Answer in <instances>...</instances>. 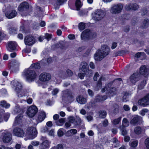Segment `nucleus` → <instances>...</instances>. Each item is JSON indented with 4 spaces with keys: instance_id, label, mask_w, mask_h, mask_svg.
<instances>
[{
    "instance_id": "1",
    "label": "nucleus",
    "mask_w": 149,
    "mask_h": 149,
    "mask_svg": "<svg viewBox=\"0 0 149 149\" xmlns=\"http://www.w3.org/2000/svg\"><path fill=\"white\" fill-rule=\"evenodd\" d=\"M110 52V49L106 45L102 46L101 50H99L94 55L95 60L100 61L108 55Z\"/></svg>"
},
{
    "instance_id": "2",
    "label": "nucleus",
    "mask_w": 149,
    "mask_h": 149,
    "mask_svg": "<svg viewBox=\"0 0 149 149\" xmlns=\"http://www.w3.org/2000/svg\"><path fill=\"white\" fill-rule=\"evenodd\" d=\"M96 36V33L87 29L82 32L81 35V38L82 40L87 41L95 38Z\"/></svg>"
},
{
    "instance_id": "3",
    "label": "nucleus",
    "mask_w": 149,
    "mask_h": 149,
    "mask_svg": "<svg viewBox=\"0 0 149 149\" xmlns=\"http://www.w3.org/2000/svg\"><path fill=\"white\" fill-rule=\"evenodd\" d=\"M23 75L26 77V80L29 82L34 81L36 77L35 71L30 68L25 69L23 72Z\"/></svg>"
},
{
    "instance_id": "4",
    "label": "nucleus",
    "mask_w": 149,
    "mask_h": 149,
    "mask_svg": "<svg viewBox=\"0 0 149 149\" xmlns=\"http://www.w3.org/2000/svg\"><path fill=\"white\" fill-rule=\"evenodd\" d=\"M105 15L106 13L104 10L98 9L94 12L92 19L96 22H99L104 18Z\"/></svg>"
},
{
    "instance_id": "5",
    "label": "nucleus",
    "mask_w": 149,
    "mask_h": 149,
    "mask_svg": "<svg viewBox=\"0 0 149 149\" xmlns=\"http://www.w3.org/2000/svg\"><path fill=\"white\" fill-rule=\"evenodd\" d=\"M37 134L36 129L32 127L28 128L26 136L29 139H32L36 137Z\"/></svg>"
},
{
    "instance_id": "6",
    "label": "nucleus",
    "mask_w": 149,
    "mask_h": 149,
    "mask_svg": "<svg viewBox=\"0 0 149 149\" xmlns=\"http://www.w3.org/2000/svg\"><path fill=\"white\" fill-rule=\"evenodd\" d=\"M123 8V5L121 3L114 5L111 7L110 12L112 14H117L121 12Z\"/></svg>"
},
{
    "instance_id": "7",
    "label": "nucleus",
    "mask_w": 149,
    "mask_h": 149,
    "mask_svg": "<svg viewBox=\"0 0 149 149\" xmlns=\"http://www.w3.org/2000/svg\"><path fill=\"white\" fill-rule=\"evenodd\" d=\"M38 109L35 106H31L27 109L26 114L30 118L33 117L37 112Z\"/></svg>"
},
{
    "instance_id": "8",
    "label": "nucleus",
    "mask_w": 149,
    "mask_h": 149,
    "mask_svg": "<svg viewBox=\"0 0 149 149\" xmlns=\"http://www.w3.org/2000/svg\"><path fill=\"white\" fill-rule=\"evenodd\" d=\"M79 69L81 72L85 73L91 72V70H89V66L87 63L85 61H83L81 63Z\"/></svg>"
},
{
    "instance_id": "9",
    "label": "nucleus",
    "mask_w": 149,
    "mask_h": 149,
    "mask_svg": "<svg viewBox=\"0 0 149 149\" xmlns=\"http://www.w3.org/2000/svg\"><path fill=\"white\" fill-rule=\"evenodd\" d=\"M24 42L26 45H32L35 43V39L32 36L28 35L24 38Z\"/></svg>"
},
{
    "instance_id": "10",
    "label": "nucleus",
    "mask_w": 149,
    "mask_h": 149,
    "mask_svg": "<svg viewBox=\"0 0 149 149\" xmlns=\"http://www.w3.org/2000/svg\"><path fill=\"white\" fill-rule=\"evenodd\" d=\"M1 138L2 139L4 143H8L11 140L12 136L10 134L5 132L2 133Z\"/></svg>"
},
{
    "instance_id": "11",
    "label": "nucleus",
    "mask_w": 149,
    "mask_h": 149,
    "mask_svg": "<svg viewBox=\"0 0 149 149\" xmlns=\"http://www.w3.org/2000/svg\"><path fill=\"white\" fill-rule=\"evenodd\" d=\"M140 74L138 72L132 74L130 77V82L132 84H135L140 79Z\"/></svg>"
},
{
    "instance_id": "12",
    "label": "nucleus",
    "mask_w": 149,
    "mask_h": 149,
    "mask_svg": "<svg viewBox=\"0 0 149 149\" xmlns=\"http://www.w3.org/2000/svg\"><path fill=\"white\" fill-rule=\"evenodd\" d=\"M39 78L41 81H46L51 79V75L48 73L43 72L39 75Z\"/></svg>"
},
{
    "instance_id": "13",
    "label": "nucleus",
    "mask_w": 149,
    "mask_h": 149,
    "mask_svg": "<svg viewBox=\"0 0 149 149\" xmlns=\"http://www.w3.org/2000/svg\"><path fill=\"white\" fill-rule=\"evenodd\" d=\"M13 134L15 136L21 137L24 136L25 132L22 129L16 127L13 130Z\"/></svg>"
},
{
    "instance_id": "14",
    "label": "nucleus",
    "mask_w": 149,
    "mask_h": 149,
    "mask_svg": "<svg viewBox=\"0 0 149 149\" xmlns=\"http://www.w3.org/2000/svg\"><path fill=\"white\" fill-rule=\"evenodd\" d=\"M29 8V3L26 2L24 1L19 6L18 10L20 12L27 10Z\"/></svg>"
},
{
    "instance_id": "15",
    "label": "nucleus",
    "mask_w": 149,
    "mask_h": 149,
    "mask_svg": "<svg viewBox=\"0 0 149 149\" xmlns=\"http://www.w3.org/2000/svg\"><path fill=\"white\" fill-rule=\"evenodd\" d=\"M11 84L15 87V91L16 92L23 90L21 84L16 81H13L11 82Z\"/></svg>"
},
{
    "instance_id": "16",
    "label": "nucleus",
    "mask_w": 149,
    "mask_h": 149,
    "mask_svg": "<svg viewBox=\"0 0 149 149\" xmlns=\"http://www.w3.org/2000/svg\"><path fill=\"white\" fill-rule=\"evenodd\" d=\"M66 42L63 41H61L57 44L53 45L52 47L54 48H60L62 49L65 50L67 48L65 46Z\"/></svg>"
},
{
    "instance_id": "17",
    "label": "nucleus",
    "mask_w": 149,
    "mask_h": 149,
    "mask_svg": "<svg viewBox=\"0 0 149 149\" xmlns=\"http://www.w3.org/2000/svg\"><path fill=\"white\" fill-rule=\"evenodd\" d=\"M140 73L146 77L149 74V69L145 65H143L140 68Z\"/></svg>"
},
{
    "instance_id": "18",
    "label": "nucleus",
    "mask_w": 149,
    "mask_h": 149,
    "mask_svg": "<svg viewBox=\"0 0 149 149\" xmlns=\"http://www.w3.org/2000/svg\"><path fill=\"white\" fill-rule=\"evenodd\" d=\"M139 8V5L136 3L129 4L126 5V9L127 10H137Z\"/></svg>"
},
{
    "instance_id": "19",
    "label": "nucleus",
    "mask_w": 149,
    "mask_h": 149,
    "mask_svg": "<svg viewBox=\"0 0 149 149\" xmlns=\"http://www.w3.org/2000/svg\"><path fill=\"white\" fill-rule=\"evenodd\" d=\"M111 85V83H109L108 84V87L107 90V94L109 96H112L116 94V89L115 88H110L109 86Z\"/></svg>"
},
{
    "instance_id": "20",
    "label": "nucleus",
    "mask_w": 149,
    "mask_h": 149,
    "mask_svg": "<svg viewBox=\"0 0 149 149\" xmlns=\"http://www.w3.org/2000/svg\"><path fill=\"white\" fill-rule=\"evenodd\" d=\"M16 46L17 44L15 42L11 41L8 44L7 49L8 51L11 52L15 49Z\"/></svg>"
},
{
    "instance_id": "21",
    "label": "nucleus",
    "mask_w": 149,
    "mask_h": 149,
    "mask_svg": "<svg viewBox=\"0 0 149 149\" xmlns=\"http://www.w3.org/2000/svg\"><path fill=\"white\" fill-rule=\"evenodd\" d=\"M63 96L65 97H67L71 100L73 98V96L72 95V93L68 89H67L63 91Z\"/></svg>"
},
{
    "instance_id": "22",
    "label": "nucleus",
    "mask_w": 149,
    "mask_h": 149,
    "mask_svg": "<svg viewBox=\"0 0 149 149\" xmlns=\"http://www.w3.org/2000/svg\"><path fill=\"white\" fill-rule=\"evenodd\" d=\"M46 115L43 111L40 112L36 119V121L38 123L41 122L45 118Z\"/></svg>"
},
{
    "instance_id": "23",
    "label": "nucleus",
    "mask_w": 149,
    "mask_h": 149,
    "mask_svg": "<svg viewBox=\"0 0 149 149\" xmlns=\"http://www.w3.org/2000/svg\"><path fill=\"white\" fill-rule=\"evenodd\" d=\"M17 14V11L14 10H13L10 13L6 12L5 13V15L6 17L8 19H11L15 17Z\"/></svg>"
},
{
    "instance_id": "24",
    "label": "nucleus",
    "mask_w": 149,
    "mask_h": 149,
    "mask_svg": "<svg viewBox=\"0 0 149 149\" xmlns=\"http://www.w3.org/2000/svg\"><path fill=\"white\" fill-rule=\"evenodd\" d=\"M107 98V97L106 95L103 96L98 95H97L95 99V102H99L104 101L106 100Z\"/></svg>"
},
{
    "instance_id": "25",
    "label": "nucleus",
    "mask_w": 149,
    "mask_h": 149,
    "mask_svg": "<svg viewBox=\"0 0 149 149\" xmlns=\"http://www.w3.org/2000/svg\"><path fill=\"white\" fill-rule=\"evenodd\" d=\"M23 116V115L21 113L16 117L14 123V124L15 126L19 124V123L21 122Z\"/></svg>"
},
{
    "instance_id": "26",
    "label": "nucleus",
    "mask_w": 149,
    "mask_h": 149,
    "mask_svg": "<svg viewBox=\"0 0 149 149\" xmlns=\"http://www.w3.org/2000/svg\"><path fill=\"white\" fill-rule=\"evenodd\" d=\"M141 119V118L140 116H136L134 117L131 120L130 123L131 124H132L134 125H135L138 123V122L139 120Z\"/></svg>"
},
{
    "instance_id": "27",
    "label": "nucleus",
    "mask_w": 149,
    "mask_h": 149,
    "mask_svg": "<svg viewBox=\"0 0 149 149\" xmlns=\"http://www.w3.org/2000/svg\"><path fill=\"white\" fill-rule=\"evenodd\" d=\"M138 104L139 105L143 107H145L149 105L144 97L138 101Z\"/></svg>"
},
{
    "instance_id": "28",
    "label": "nucleus",
    "mask_w": 149,
    "mask_h": 149,
    "mask_svg": "<svg viewBox=\"0 0 149 149\" xmlns=\"http://www.w3.org/2000/svg\"><path fill=\"white\" fill-rule=\"evenodd\" d=\"M77 102L79 103L82 104L86 103V99L81 96H79L77 98Z\"/></svg>"
},
{
    "instance_id": "29",
    "label": "nucleus",
    "mask_w": 149,
    "mask_h": 149,
    "mask_svg": "<svg viewBox=\"0 0 149 149\" xmlns=\"http://www.w3.org/2000/svg\"><path fill=\"white\" fill-rule=\"evenodd\" d=\"M50 146V143L48 141H43L41 146V148L45 149L49 148Z\"/></svg>"
},
{
    "instance_id": "30",
    "label": "nucleus",
    "mask_w": 149,
    "mask_h": 149,
    "mask_svg": "<svg viewBox=\"0 0 149 149\" xmlns=\"http://www.w3.org/2000/svg\"><path fill=\"white\" fill-rule=\"evenodd\" d=\"M107 112L104 110H100L98 111V114L99 117L101 118H105L107 115Z\"/></svg>"
},
{
    "instance_id": "31",
    "label": "nucleus",
    "mask_w": 149,
    "mask_h": 149,
    "mask_svg": "<svg viewBox=\"0 0 149 149\" xmlns=\"http://www.w3.org/2000/svg\"><path fill=\"white\" fill-rule=\"evenodd\" d=\"M129 125V122L127 120V119L124 118L123 120L122 125L120 126V127H125L128 126Z\"/></svg>"
},
{
    "instance_id": "32",
    "label": "nucleus",
    "mask_w": 149,
    "mask_h": 149,
    "mask_svg": "<svg viewBox=\"0 0 149 149\" xmlns=\"http://www.w3.org/2000/svg\"><path fill=\"white\" fill-rule=\"evenodd\" d=\"M65 119L64 118H62L59 119L58 120L55 121L56 124L59 126H62L65 123Z\"/></svg>"
},
{
    "instance_id": "33",
    "label": "nucleus",
    "mask_w": 149,
    "mask_h": 149,
    "mask_svg": "<svg viewBox=\"0 0 149 149\" xmlns=\"http://www.w3.org/2000/svg\"><path fill=\"white\" fill-rule=\"evenodd\" d=\"M146 80H144L139 84L138 87L139 90H141L143 88L146 84Z\"/></svg>"
},
{
    "instance_id": "34",
    "label": "nucleus",
    "mask_w": 149,
    "mask_h": 149,
    "mask_svg": "<svg viewBox=\"0 0 149 149\" xmlns=\"http://www.w3.org/2000/svg\"><path fill=\"white\" fill-rule=\"evenodd\" d=\"M0 105L2 107L6 109L9 108L10 106V104L7 103L4 100L0 102Z\"/></svg>"
},
{
    "instance_id": "35",
    "label": "nucleus",
    "mask_w": 149,
    "mask_h": 149,
    "mask_svg": "<svg viewBox=\"0 0 149 149\" xmlns=\"http://www.w3.org/2000/svg\"><path fill=\"white\" fill-rule=\"evenodd\" d=\"M138 141L136 140H131L129 143L130 146L133 148H135L138 144Z\"/></svg>"
},
{
    "instance_id": "36",
    "label": "nucleus",
    "mask_w": 149,
    "mask_h": 149,
    "mask_svg": "<svg viewBox=\"0 0 149 149\" xmlns=\"http://www.w3.org/2000/svg\"><path fill=\"white\" fill-rule=\"evenodd\" d=\"M22 112H23V110L20 108L19 106H17L15 107L14 109L13 113L14 114H15L17 113Z\"/></svg>"
},
{
    "instance_id": "37",
    "label": "nucleus",
    "mask_w": 149,
    "mask_h": 149,
    "mask_svg": "<svg viewBox=\"0 0 149 149\" xmlns=\"http://www.w3.org/2000/svg\"><path fill=\"white\" fill-rule=\"evenodd\" d=\"M134 132L136 134H140L142 132V130L141 128L139 126H137L134 128Z\"/></svg>"
},
{
    "instance_id": "38",
    "label": "nucleus",
    "mask_w": 149,
    "mask_h": 149,
    "mask_svg": "<svg viewBox=\"0 0 149 149\" xmlns=\"http://www.w3.org/2000/svg\"><path fill=\"white\" fill-rule=\"evenodd\" d=\"M82 6V4L81 1L79 0H77L75 2V6L76 10H79Z\"/></svg>"
},
{
    "instance_id": "39",
    "label": "nucleus",
    "mask_w": 149,
    "mask_h": 149,
    "mask_svg": "<svg viewBox=\"0 0 149 149\" xmlns=\"http://www.w3.org/2000/svg\"><path fill=\"white\" fill-rule=\"evenodd\" d=\"M121 117H120L118 118L114 119L112 121V123L114 125H116L118 124L120 122Z\"/></svg>"
},
{
    "instance_id": "40",
    "label": "nucleus",
    "mask_w": 149,
    "mask_h": 149,
    "mask_svg": "<svg viewBox=\"0 0 149 149\" xmlns=\"http://www.w3.org/2000/svg\"><path fill=\"white\" fill-rule=\"evenodd\" d=\"M78 28L80 31H81L84 29L85 28V23L82 22L80 23L79 24Z\"/></svg>"
},
{
    "instance_id": "41",
    "label": "nucleus",
    "mask_w": 149,
    "mask_h": 149,
    "mask_svg": "<svg viewBox=\"0 0 149 149\" xmlns=\"http://www.w3.org/2000/svg\"><path fill=\"white\" fill-rule=\"evenodd\" d=\"M16 93L17 94V95L19 97L24 96L25 95L24 91L23 90L18 91V92H16Z\"/></svg>"
},
{
    "instance_id": "42",
    "label": "nucleus",
    "mask_w": 149,
    "mask_h": 149,
    "mask_svg": "<svg viewBox=\"0 0 149 149\" xmlns=\"http://www.w3.org/2000/svg\"><path fill=\"white\" fill-rule=\"evenodd\" d=\"M119 128L121 132L122 135L125 136L127 134V132L125 127H120Z\"/></svg>"
},
{
    "instance_id": "43",
    "label": "nucleus",
    "mask_w": 149,
    "mask_h": 149,
    "mask_svg": "<svg viewBox=\"0 0 149 149\" xmlns=\"http://www.w3.org/2000/svg\"><path fill=\"white\" fill-rule=\"evenodd\" d=\"M82 122V121L79 117L76 116V120L74 124L75 125H80Z\"/></svg>"
},
{
    "instance_id": "44",
    "label": "nucleus",
    "mask_w": 149,
    "mask_h": 149,
    "mask_svg": "<svg viewBox=\"0 0 149 149\" xmlns=\"http://www.w3.org/2000/svg\"><path fill=\"white\" fill-rule=\"evenodd\" d=\"M149 24V20L148 19H146L143 21V27L144 28H146Z\"/></svg>"
},
{
    "instance_id": "45",
    "label": "nucleus",
    "mask_w": 149,
    "mask_h": 149,
    "mask_svg": "<svg viewBox=\"0 0 149 149\" xmlns=\"http://www.w3.org/2000/svg\"><path fill=\"white\" fill-rule=\"evenodd\" d=\"M45 38L47 39L48 41L51 39L52 37V34H49L48 33H46L45 34Z\"/></svg>"
},
{
    "instance_id": "46",
    "label": "nucleus",
    "mask_w": 149,
    "mask_h": 149,
    "mask_svg": "<svg viewBox=\"0 0 149 149\" xmlns=\"http://www.w3.org/2000/svg\"><path fill=\"white\" fill-rule=\"evenodd\" d=\"M31 67L34 68L36 69H39L40 68V64L39 63H36L32 64Z\"/></svg>"
},
{
    "instance_id": "47",
    "label": "nucleus",
    "mask_w": 149,
    "mask_h": 149,
    "mask_svg": "<svg viewBox=\"0 0 149 149\" xmlns=\"http://www.w3.org/2000/svg\"><path fill=\"white\" fill-rule=\"evenodd\" d=\"M18 66L19 65L18 64H16L14 65L11 66V68L13 71L15 72L16 71L18 70Z\"/></svg>"
},
{
    "instance_id": "48",
    "label": "nucleus",
    "mask_w": 149,
    "mask_h": 149,
    "mask_svg": "<svg viewBox=\"0 0 149 149\" xmlns=\"http://www.w3.org/2000/svg\"><path fill=\"white\" fill-rule=\"evenodd\" d=\"M112 141L114 143H116V147H118L119 145V142L118 141L117 139L116 138H114L113 139Z\"/></svg>"
},
{
    "instance_id": "49",
    "label": "nucleus",
    "mask_w": 149,
    "mask_h": 149,
    "mask_svg": "<svg viewBox=\"0 0 149 149\" xmlns=\"http://www.w3.org/2000/svg\"><path fill=\"white\" fill-rule=\"evenodd\" d=\"M63 129L61 128L59 129L58 131V135L59 136L61 137L63 135L64 133L63 131Z\"/></svg>"
},
{
    "instance_id": "50",
    "label": "nucleus",
    "mask_w": 149,
    "mask_h": 149,
    "mask_svg": "<svg viewBox=\"0 0 149 149\" xmlns=\"http://www.w3.org/2000/svg\"><path fill=\"white\" fill-rule=\"evenodd\" d=\"M148 111V110L146 109H144L140 111V114L142 116H144L145 113Z\"/></svg>"
},
{
    "instance_id": "51",
    "label": "nucleus",
    "mask_w": 149,
    "mask_h": 149,
    "mask_svg": "<svg viewBox=\"0 0 149 149\" xmlns=\"http://www.w3.org/2000/svg\"><path fill=\"white\" fill-rule=\"evenodd\" d=\"M145 144L146 148L149 149V138H147L145 140Z\"/></svg>"
},
{
    "instance_id": "52",
    "label": "nucleus",
    "mask_w": 149,
    "mask_h": 149,
    "mask_svg": "<svg viewBox=\"0 0 149 149\" xmlns=\"http://www.w3.org/2000/svg\"><path fill=\"white\" fill-rule=\"evenodd\" d=\"M144 54L143 52H138L135 55V57L138 58L141 57Z\"/></svg>"
},
{
    "instance_id": "53",
    "label": "nucleus",
    "mask_w": 149,
    "mask_h": 149,
    "mask_svg": "<svg viewBox=\"0 0 149 149\" xmlns=\"http://www.w3.org/2000/svg\"><path fill=\"white\" fill-rule=\"evenodd\" d=\"M69 122L70 123H74L75 122V119L72 116H70L68 117Z\"/></svg>"
},
{
    "instance_id": "54",
    "label": "nucleus",
    "mask_w": 149,
    "mask_h": 149,
    "mask_svg": "<svg viewBox=\"0 0 149 149\" xmlns=\"http://www.w3.org/2000/svg\"><path fill=\"white\" fill-rule=\"evenodd\" d=\"M130 26L128 25H127L124 27L123 30L124 32L127 33L130 31Z\"/></svg>"
},
{
    "instance_id": "55",
    "label": "nucleus",
    "mask_w": 149,
    "mask_h": 149,
    "mask_svg": "<svg viewBox=\"0 0 149 149\" xmlns=\"http://www.w3.org/2000/svg\"><path fill=\"white\" fill-rule=\"evenodd\" d=\"M59 91V90L57 88H56L54 89L53 91H52V93L53 95H56L58 92Z\"/></svg>"
},
{
    "instance_id": "56",
    "label": "nucleus",
    "mask_w": 149,
    "mask_h": 149,
    "mask_svg": "<svg viewBox=\"0 0 149 149\" xmlns=\"http://www.w3.org/2000/svg\"><path fill=\"white\" fill-rule=\"evenodd\" d=\"M68 132H70L71 133L73 134H76L77 132V131L76 129H71L69 131H68Z\"/></svg>"
},
{
    "instance_id": "57",
    "label": "nucleus",
    "mask_w": 149,
    "mask_h": 149,
    "mask_svg": "<svg viewBox=\"0 0 149 149\" xmlns=\"http://www.w3.org/2000/svg\"><path fill=\"white\" fill-rule=\"evenodd\" d=\"M16 29L14 28H10L9 29V32L11 34H13L16 33Z\"/></svg>"
},
{
    "instance_id": "58",
    "label": "nucleus",
    "mask_w": 149,
    "mask_h": 149,
    "mask_svg": "<svg viewBox=\"0 0 149 149\" xmlns=\"http://www.w3.org/2000/svg\"><path fill=\"white\" fill-rule=\"evenodd\" d=\"M102 124L104 127H106L108 125V120L107 119H105L103 122Z\"/></svg>"
},
{
    "instance_id": "59",
    "label": "nucleus",
    "mask_w": 149,
    "mask_h": 149,
    "mask_svg": "<svg viewBox=\"0 0 149 149\" xmlns=\"http://www.w3.org/2000/svg\"><path fill=\"white\" fill-rule=\"evenodd\" d=\"M99 74L98 72H96L95 73L93 77V79L95 81H96L97 80V77H99Z\"/></svg>"
},
{
    "instance_id": "60",
    "label": "nucleus",
    "mask_w": 149,
    "mask_h": 149,
    "mask_svg": "<svg viewBox=\"0 0 149 149\" xmlns=\"http://www.w3.org/2000/svg\"><path fill=\"white\" fill-rule=\"evenodd\" d=\"M124 140L125 142H127L130 140V137L128 136H125L124 137Z\"/></svg>"
},
{
    "instance_id": "61",
    "label": "nucleus",
    "mask_w": 149,
    "mask_h": 149,
    "mask_svg": "<svg viewBox=\"0 0 149 149\" xmlns=\"http://www.w3.org/2000/svg\"><path fill=\"white\" fill-rule=\"evenodd\" d=\"M67 0H57V3L59 5H61L65 2Z\"/></svg>"
},
{
    "instance_id": "62",
    "label": "nucleus",
    "mask_w": 149,
    "mask_h": 149,
    "mask_svg": "<svg viewBox=\"0 0 149 149\" xmlns=\"http://www.w3.org/2000/svg\"><path fill=\"white\" fill-rule=\"evenodd\" d=\"M147 11L146 8H143L141 14L142 15H144L147 14Z\"/></svg>"
},
{
    "instance_id": "63",
    "label": "nucleus",
    "mask_w": 149,
    "mask_h": 149,
    "mask_svg": "<svg viewBox=\"0 0 149 149\" xmlns=\"http://www.w3.org/2000/svg\"><path fill=\"white\" fill-rule=\"evenodd\" d=\"M66 72L68 76H71L72 75L73 73L70 70L68 69L67 70Z\"/></svg>"
},
{
    "instance_id": "64",
    "label": "nucleus",
    "mask_w": 149,
    "mask_h": 149,
    "mask_svg": "<svg viewBox=\"0 0 149 149\" xmlns=\"http://www.w3.org/2000/svg\"><path fill=\"white\" fill-rule=\"evenodd\" d=\"M144 97L146 100L148 105H149V93L145 96Z\"/></svg>"
}]
</instances>
